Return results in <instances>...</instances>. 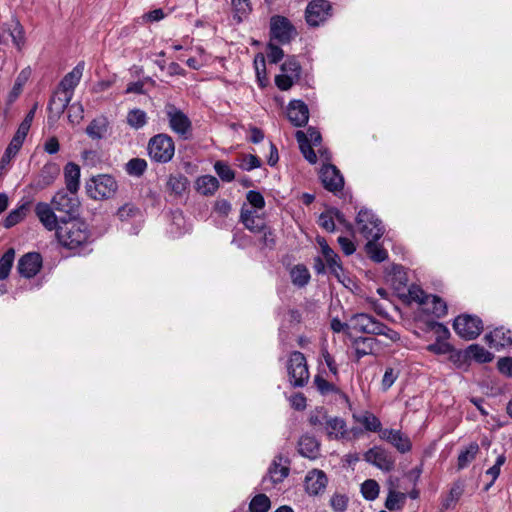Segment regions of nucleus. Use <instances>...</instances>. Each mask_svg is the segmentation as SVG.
<instances>
[{"instance_id": "obj_1", "label": "nucleus", "mask_w": 512, "mask_h": 512, "mask_svg": "<svg viewBox=\"0 0 512 512\" xmlns=\"http://www.w3.org/2000/svg\"><path fill=\"white\" fill-rule=\"evenodd\" d=\"M56 237L63 247L70 250L83 248L92 241L88 225L76 218L61 217L56 230Z\"/></svg>"}, {"instance_id": "obj_2", "label": "nucleus", "mask_w": 512, "mask_h": 512, "mask_svg": "<svg viewBox=\"0 0 512 512\" xmlns=\"http://www.w3.org/2000/svg\"><path fill=\"white\" fill-rule=\"evenodd\" d=\"M85 187L90 198L94 200H104L110 199L116 194L118 183L111 175L99 174L90 178L86 182Z\"/></svg>"}, {"instance_id": "obj_3", "label": "nucleus", "mask_w": 512, "mask_h": 512, "mask_svg": "<svg viewBox=\"0 0 512 512\" xmlns=\"http://www.w3.org/2000/svg\"><path fill=\"white\" fill-rule=\"evenodd\" d=\"M150 158L158 163L169 162L175 153V146L172 138L167 134L153 136L148 143Z\"/></svg>"}, {"instance_id": "obj_4", "label": "nucleus", "mask_w": 512, "mask_h": 512, "mask_svg": "<svg viewBox=\"0 0 512 512\" xmlns=\"http://www.w3.org/2000/svg\"><path fill=\"white\" fill-rule=\"evenodd\" d=\"M165 114L170 129L183 139H189L192 132V123L189 117L173 104H166Z\"/></svg>"}, {"instance_id": "obj_5", "label": "nucleus", "mask_w": 512, "mask_h": 512, "mask_svg": "<svg viewBox=\"0 0 512 512\" xmlns=\"http://www.w3.org/2000/svg\"><path fill=\"white\" fill-rule=\"evenodd\" d=\"M289 381L294 387H303L309 379V371L306 358L303 353L294 351L291 353L287 365Z\"/></svg>"}, {"instance_id": "obj_6", "label": "nucleus", "mask_w": 512, "mask_h": 512, "mask_svg": "<svg viewBox=\"0 0 512 512\" xmlns=\"http://www.w3.org/2000/svg\"><path fill=\"white\" fill-rule=\"evenodd\" d=\"M356 223L360 233L366 239L378 240L384 233L381 221L370 210L361 209L357 215Z\"/></svg>"}, {"instance_id": "obj_7", "label": "nucleus", "mask_w": 512, "mask_h": 512, "mask_svg": "<svg viewBox=\"0 0 512 512\" xmlns=\"http://www.w3.org/2000/svg\"><path fill=\"white\" fill-rule=\"evenodd\" d=\"M453 328L461 338L473 340L481 334L483 322L477 316L463 314L455 318Z\"/></svg>"}, {"instance_id": "obj_8", "label": "nucleus", "mask_w": 512, "mask_h": 512, "mask_svg": "<svg viewBox=\"0 0 512 512\" xmlns=\"http://www.w3.org/2000/svg\"><path fill=\"white\" fill-rule=\"evenodd\" d=\"M270 36L271 40L287 44L296 36V30L287 18L277 15L270 20Z\"/></svg>"}, {"instance_id": "obj_9", "label": "nucleus", "mask_w": 512, "mask_h": 512, "mask_svg": "<svg viewBox=\"0 0 512 512\" xmlns=\"http://www.w3.org/2000/svg\"><path fill=\"white\" fill-rule=\"evenodd\" d=\"M51 205L56 211L64 213L65 218L72 219L78 212L79 201L75 194L60 190L52 198Z\"/></svg>"}, {"instance_id": "obj_10", "label": "nucleus", "mask_w": 512, "mask_h": 512, "mask_svg": "<svg viewBox=\"0 0 512 512\" xmlns=\"http://www.w3.org/2000/svg\"><path fill=\"white\" fill-rule=\"evenodd\" d=\"M349 328L363 334H372L381 332V322L367 313H357L350 317Z\"/></svg>"}, {"instance_id": "obj_11", "label": "nucleus", "mask_w": 512, "mask_h": 512, "mask_svg": "<svg viewBox=\"0 0 512 512\" xmlns=\"http://www.w3.org/2000/svg\"><path fill=\"white\" fill-rule=\"evenodd\" d=\"M331 10L330 2L327 0L311 1L305 12L306 21L310 26H318L329 16Z\"/></svg>"}, {"instance_id": "obj_12", "label": "nucleus", "mask_w": 512, "mask_h": 512, "mask_svg": "<svg viewBox=\"0 0 512 512\" xmlns=\"http://www.w3.org/2000/svg\"><path fill=\"white\" fill-rule=\"evenodd\" d=\"M364 460L382 471H391L394 468L393 456L384 448L375 446L364 454Z\"/></svg>"}, {"instance_id": "obj_13", "label": "nucleus", "mask_w": 512, "mask_h": 512, "mask_svg": "<svg viewBox=\"0 0 512 512\" xmlns=\"http://www.w3.org/2000/svg\"><path fill=\"white\" fill-rule=\"evenodd\" d=\"M320 179L325 189L336 193L343 189L344 179L336 166L324 165L320 171Z\"/></svg>"}, {"instance_id": "obj_14", "label": "nucleus", "mask_w": 512, "mask_h": 512, "mask_svg": "<svg viewBox=\"0 0 512 512\" xmlns=\"http://www.w3.org/2000/svg\"><path fill=\"white\" fill-rule=\"evenodd\" d=\"M42 267V257L37 252H29L23 255L17 264L19 274L25 278L34 277Z\"/></svg>"}, {"instance_id": "obj_15", "label": "nucleus", "mask_w": 512, "mask_h": 512, "mask_svg": "<svg viewBox=\"0 0 512 512\" xmlns=\"http://www.w3.org/2000/svg\"><path fill=\"white\" fill-rule=\"evenodd\" d=\"M328 484L326 474L319 469H313L305 476L304 486L305 491L310 496H317L324 492Z\"/></svg>"}, {"instance_id": "obj_16", "label": "nucleus", "mask_w": 512, "mask_h": 512, "mask_svg": "<svg viewBox=\"0 0 512 512\" xmlns=\"http://www.w3.org/2000/svg\"><path fill=\"white\" fill-rule=\"evenodd\" d=\"M380 438L390 443L398 452L404 454L411 450L410 438L400 430L384 429L380 431Z\"/></svg>"}, {"instance_id": "obj_17", "label": "nucleus", "mask_w": 512, "mask_h": 512, "mask_svg": "<svg viewBox=\"0 0 512 512\" xmlns=\"http://www.w3.org/2000/svg\"><path fill=\"white\" fill-rule=\"evenodd\" d=\"M287 116L294 126L302 127L309 119L308 106L301 100H293L288 105Z\"/></svg>"}, {"instance_id": "obj_18", "label": "nucleus", "mask_w": 512, "mask_h": 512, "mask_svg": "<svg viewBox=\"0 0 512 512\" xmlns=\"http://www.w3.org/2000/svg\"><path fill=\"white\" fill-rule=\"evenodd\" d=\"M53 206L45 202H39L35 206V214L42 225L49 231L57 230L60 219L55 215Z\"/></svg>"}, {"instance_id": "obj_19", "label": "nucleus", "mask_w": 512, "mask_h": 512, "mask_svg": "<svg viewBox=\"0 0 512 512\" xmlns=\"http://www.w3.org/2000/svg\"><path fill=\"white\" fill-rule=\"evenodd\" d=\"M284 458L282 455H277L272 461L268 473L265 477H263V483H266L268 480L273 484H278L282 482L289 474V467L283 465Z\"/></svg>"}, {"instance_id": "obj_20", "label": "nucleus", "mask_w": 512, "mask_h": 512, "mask_svg": "<svg viewBox=\"0 0 512 512\" xmlns=\"http://www.w3.org/2000/svg\"><path fill=\"white\" fill-rule=\"evenodd\" d=\"M60 174V167L58 164L49 162L46 163L34 181L36 189H44L50 186Z\"/></svg>"}, {"instance_id": "obj_21", "label": "nucleus", "mask_w": 512, "mask_h": 512, "mask_svg": "<svg viewBox=\"0 0 512 512\" xmlns=\"http://www.w3.org/2000/svg\"><path fill=\"white\" fill-rule=\"evenodd\" d=\"M485 340L490 347L503 348L512 344L511 331L499 327L485 335Z\"/></svg>"}, {"instance_id": "obj_22", "label": "nucleus", "mask_w": 512, "mask_h": 512, "mask_svg": "<svg viewBox=\"0 0 512 512\" xmlns=\"http://www.w3.org/2000/svg\"><path fill=\"white\" fill-rule=\"evenodd\" d=\"M84 70V62L78 63L71 72L67 73L64 78L61 80L59 89L71 94L73 96V91L75 87L79 84L80 79L82 77Z\"/></svg>"}, {"instance_id": "obj_23", "label": "nucleus", "mask_w": 512, "mask_h": 512, "mask_svg": "<svg viewBox=\"0 0 512 512\" xmlns=\"http://www.w3.org/2000/svg\"><path fill=\"white\" fill-rule=\"evenodd\" d=\"M72 97L71 94L58 89L49 101L48 110L54 116L60 117L69 105Z\"/></svg>"}, {"instance_id": "obj_24", "label": "nucleus", "mask_w": 512, "mask_h": 512, "mask_svg": "<svg viewBox=\"0 0 512 512\" xmlns=\"http://www.w3.org/2000/svg\"><path fill=\"white\" fill-rule=\"evenodd\" d=\"M66 189L71 194H76L80 184V167L74 162H69L64 167Z\"/></svg>"}, {"instance_id": "obj_25", "label": "nucleus", "mask_w": 512, "mask_h": 512, "mask_svg": "<svg viewBox=\"0 0 512 512\" xmlns=\"http://www.w3.org/2000/svg\"><path fill=\"white\" fill-rule=\"evenodd\" d=\"M377 340L373 337H355L352 339V347L355 350L357 361L366 355L374 354Z\"/></svg>"}, {"instance_id": "obj_26", "label": "nucleus", "mask_w": 512, "mask_h": 512, "mask_svg": "<svg viewBox=\"0 0 512 512\" xmlns=\"http://www.w3.org/2000/svg\"><path fill=\"white\" fill-rule=\"evenodd\" d=\"M109 128V121L106 117L101 116L93 119L86 128L87 135L94 139L99 140L106 136Z\"/></svg>"}, {"instance_id": "obj_27", "label": "nucleus", "mask_w": 512, "mask_h": 512, "mask_svg": "<svg viewBox=\"0 0 512 512\" xmlns=\"http://www.w3.org/2000/svg\"><path fill=\"white\" fill-rule=\"evenodd\" d=\"M196 190L204 196H212L219 189V181L212 175H204L197 178Z\"/></svg>"}, {"instance_id": "obj_28", "label": "nucleus", "mask_w": 512, "mask_h": 512, "mask_svg": "<svg viewBox=\"0 0 512 512\" xmlns=\"http://www.w3.org/2000/svg\"><path fill=\"white\" fill-rule=\"evenodd\" d=\"M298 451L302 456L314 459L319 453V443L315 437L304 435L298 442Z\"/></svg>"}, {"instance_id": "obj_29", "label": "nucleus", "mask_w": 512, "mask_h": 512, "mask_svg": "<svg viewBox=\"0 0 512 512\" xmlns=\"http://www.w3.org/2000/svg\"><path fill=\"white\" fill-rule=\"evenodd\" d=\"M240 220L249 231L255 234L260 233L266 226L263 219L255 216L253 211L244 208L241 210Z\"/></svg>"}, {"instance_id": "obj_30", "label": "nucleus", "mask_w": 512, "mask_h": 512, "mask_svg": "<svg viewBox=\"0 0 512 512\" xmlns=\"http://www.w3.org/2000/svg\"><path fill=\"white\" fill-rule=\"evenodd\" d=\"M324 429L330 439L343 438L346 434V423L340 417L329 416Z\"/></svg>"}, {"instance_id": "obj_31", "label": "nucleus", "mask_w": 512, "mask_h": 512, "mask_svg": "<svg viewBox=\"0 0 512 512\" xmlns=\"http://www.w3.org/2000/svg\"><path fill=\"white\" fill-rule=\"evenodd\" d=\"M26 136L27 134H21L20 130H17L1 158L0 167H4L5 164L9 163L11 157H14L18 153Z\"/></svg>"}, {"instance_id": "obj_32", "label": "nucleus", "mask_w": 512, "mask_h": 512, "mask_svg": "<svg viewBox=\"0 0 512 512\" xmlns=\"http://www.w3.org/2000/svg\"><path fill=\"white\" fill-rule=\"evenodd\" d=\"M354 419L360 423L367 431L378 432L383 431L381 421L373 413L365 411L360 415H354Z\"/></svg>"}, {"instance_id": "obj_33", "label": "nucleus", "mask_w": 512, "mask_h": 512, "mask_svg": "<svg viewBox=\"0 0 512 512\" xmlns=\"http://www.w3.org/2000/svg\"><path fill=\"white\" fill-rule=\"evenodd\" d=\"M297 142L299 144V148L301 153L305 157V159L311 163L315 164L317 162V156L315 151L313 150L311 144L308 141V137L304 131L298 130L295 134Z\"/></svg>"}, {"instance_id": "obj_34", "label": "nucleus", "mask_w": 512, "mask_h": 512, "mask_svg": "<svg viewBox=\"0 0 512 512\" xmlns=\"http://www.w3.org/2000/svg\"><path fill=\"white\" fill-rule=\"evenodd\" d=\"M368 242L365 245V251L369 258L377 263L383 262L387 259V251L377 243V240L367 239Z\"/></svg>"}, {"instance_id": "obj_35", "label": "nucleus", "mask_w": 512, "mask_h": 512, "mask_svg": "<svg viewBox=\"0 0 512 512\" xmlns=\"http://www.w3.org/2000/svg\"><path fill=\"white\" fill-rule=\"evenodd\" d=\"M505 462H506L505 454L500 453L497 456L494 465L486 470L485 476L489 477L490 480L485 484L484 491H488L493 486L494 482L500 475L501 466L504 465Z\"/></svg>"}, {"instance_id": "obj_36", "label": "nucleus", "mask_w": 512, "mask_h": 512, "mask_svg": "<svg viewBox=\"0 0 512 512\" xmlns=\"http://www.w3.org/2000/svg\"><path fill=\"white\" fill-rule=\"evenodd\" d=\"M189 181L182 174L170 175L167 181V187L176 195H181L187 189Z\"/></svg>"}, {"instance_id": "obj_37", "label": "nucleus", "mask_w": 512, "mask_h": 512, "mask_svg": "<svg viewBox=\"0 0 512 512\" xmlns=\"http://www.w3.org/2000/svg\"><path fill=\"white\" fill-rule=\"evenodd\" d=\"M467 350L469 359H474L478 363H488L493 359V354L478 344L470 345Z\"/></svg>"}, {"instance_id": "obj_38", "label": "nucleus", "mask_w": 512, "mask_h": 512, "mask_svg": "<svg viewBox=\"0 0 512 512\" xmlns=\"http://www.w3.org/2000/svg\"><path fill=\"white\" fill-rule=\"evenodd\" d=\"M147 161L143 158H132L125 165V171L128 175L141 177L147 170Z\"/></svg>"}, {"instance_id": "obj_39", "label": "nucleus", "mask_w": 512, "mask_h": 512, "mask_svg": "<svg viewBox=\"0 0 512 512\" xmlns=\"http://www.w3.org/2000/svg\"><path fill=\"white\" fill-rule=\"evenodd\" d=\"M232 6L234 11V19H236L237 22H242L249 16L252 11L250 0H232Z\"/></svg>"}, {"instance_id": "obj_40", "label": "nucleus", "mask_w": 512, "mask_h": 512, "mask_svg": "<svg viewBox=\"0 0 512 512\" xmlns=\"http://www.w3.org/2000/svg\"><path fill=\"white\" fill-rule=\"evenodd\" d=\"M290 274L292 283L298 287L305 286L310 280L309 271L304 265H296Z\"/></svg>"}, {"instance_id": "obj_41", "label": "nucleus", "mask_w": 512, "mask_h": 512, "mask_svg": "<svg viewBox=\"0 0 512 512\" xmlns=\"http://www.w3.org/2000/svg\"><path fill=\"white\" fill-rule=\"evenodd\" d=\"M405 500L406 495L404 493L390 489L385 501V507L390 511L399 510L403 507Z\"/></svg>"}, {"instance_id": "obj_42", "label": "nucleus", "mask_w": 512, "mask_h": 512, "mask_svg": "<svg viewBox=\"0 0 512 512\" xmlns=\"http://www.w3.org/2000/svg\"><path fill=\"white\" fill-rule=\"evenodd\" d=\"M314 384H315L317 390L322 395H329V394H341V395H344L341 392V390L335 384L327 381L321 375H316L314 377Z\"/></svg>"}, {"instance_id": "obj_43", "label": "nucleus", "mask_w": 512, "mask_h": 512, "mask_svg": "<svg viewBox=\"0 0 512 512\" xmlns=\"http://www.w3.org/2000/svg\"><path fill=\"white\" fill-rule=\"evenodd\" d=\"M15 258V250L9 248L0 259V280H4L9 276L10 270Z\"/></svg>"}, {"instance_id": "obj_44", "label": "nucleus", "mask_w": 512, "mask_h": 512, "mask_svg": "<svg viewBox=\"0 0 512 512\" xmlns=\"http://www.w3.org/2000/svg\"><path fill=\"white\" fill-rule=\"evenodd\" d=\"M479 451L477 443H471L464 451H461L458 456V468H465L472 460L475 459Z\"/></svg>"}, {"instance_id": "obj_45", "label": "nucleus", "mask_w": 512, "mask_h": 512, "mask_svg": "<svg viewBox=\"0 0 512 512\" xmlns=\"http://www.w3.org/2000/svg\"><path fill=\"white\" fill-rule=\"evenodd\" d=\"M127 123L134 129H140L147 123L146 113L141 109L130 110L127 114Z\"/></svg>"}, {"instance_id": "obj_46", "label": "nucleus", "mask_w": 512, "mask_h": 512, "mask_svg": "<svg viewBox=\"0 0 512 512\" xmlns=\"http://www.w3.org/2000/svg\"><path fill=\"white\" fill-rule=\"evenodd\" d=\"M270 499L265 494H257L249 504L250 512H267L270 509Z\"/></svg>"}, {"instance_id": "obj_47", "label": "nucleus", "mask_w": 512, "mask_h": 512, "mask_svg": "<svg viewBox=\"0 0 512 512\" xmlns=\"http://www.w3.org/2000/svg\"><path fill=\"white\" fill-rule=\"evenodd\" d=\"M379 484L373 479L365 480L361 485V493L366 500H375L379 495Z\"/></svg>"}, {"instance_id": "obj_48", "label": "nucleus", "mask_w": 512, "mask_h": 512, "mask_svg": "<svg viewBox=\"0 0 512 512\" xmlns=\"http://www.w3.org/2000/svg\"><path fill=\"white\" fill-rule=\"evenodd\" d=\"M214 170L219 178L224 182H231L235 179V172L224 161H216L214 164Z\"/></svg>"}, {"instance_id": "obj_49", "label": "nucleus", "mask_w": 512, "mask_h": 512, "mask_svg": "<svg viewBox=\"0 0 512 512\" xmlns=\"http://www.w3.org/2000/svg\"><path fill=\"white\" fill-rule=\"evenodd\" d=\"M140 216V209L132 203H126L117 211V217L121 221H129Z\"/></svg>"}, {"instance_id": "obj_50", "label": "nucleus", "mask_w": 512, "mask_h": 512, "mask_svg": "<svg viewBox=\"0 0 512 512\" xmlns=\"http://www.w3.org/2000/svg\"><path fill=\"white\" fill-rule=\"evenodd\" d=\"M409 298L421 305H429L432 295L426 294L425 291L417 285H412L408 289Z\"/></svg>"}, {"instance_id": "obj_51", "label": "nucleus", "mask_w": 512, "mask_h": 512, "mask_svg": "<svg viewBox=\"0 0 512 512\" xmlns=\"http://www.w3.org/2000/svg\"><path fill=\"white\" fill-rule=\"evenodd\" d=\"M462 495V489L460 486H454L450 489L447 496L442 499V509L448 510L454 508L458 500Z\"/></svg>"}, {"instance_id": "obj_52", "label": "nucleus", "mask_w": 512, "mask_h": 512, "mask_svg": "<svg viewBox=\"0 0 512 512\" xmlns=\"http://www.w3.org/2000/svg\"><path fill=\"white\" fill-rule=\"evenodd\" d=\"M450 361L453 362L454 365H456L458 368L466 369L469 366V354L468 350H454L452 348V351L450 352Z\"/></svg>"}, {"instance_id": "obj_53", "label": "nucleus", "mask_w": 512, "mask_h": 512, "mask_svg": "<svg viewBox=\"0 0 512 512\" xmlns=\"http://www.w3.org/2000/svg\"><path fill=\"white\" fill-rule=\"evenodd\" d=\"M430 304L432 305L431 313L437 318H441L447 314L446 302L437 295H432L430 298Z\"/></svg>"}, {"instance_id": "obj_54", "label": "nucleus", "mask_w": 512, "mask_h": 512, "mask_svg": "<svg viewBox=\"0 0 512 512\" xmlns=\"http://www.w3.org/2000/svg\"><path fill=\"white\" fill-rule=\"evenodd\" d=\"M261 166L260 159L253 154H245L239 158V167L245 171H251Z\"/></svg>"}, {"instance_id": "obj_55", "label": "nucleus", "mask_w": 512, "mask_h": 512, "mask_svg": "<svg viewBox=\"0 0 512 512\" xmlns=\"http://www.w3.org/2000/svg\"><path fill=\"white\" fill-rule=\"evenodd\" d=\"M281 70L284 72V74L292 75L298 79L301 72V66L295 57H289L281 65Z\"/></svg>"}, {"instance_id": "obj_56", "label": "nucleus", "mask_w": 512, "mask_h": 512, "mask_svg": "<svg viewBox=\"0 0 512 512\" xmlns=\"http://www.w3.org/2000/svg\"><path fill=\"white\" fill-rule=\"evenodd\" d=\"M25 214H26V206L25 205H22L21 207L14 209L13 211H11L8 214V216L4 220V226L6 228H10V227L16 225L25 217Z\"/></svg>"}, {"instance_id": "obj_57", "label": "nucleus", "mask_w": 512, "mask_h": 512, "mask_svg": "<svg viewBox=\"0 0 512 512\" xmlns=\"http://www.w3.org/2000/svg\"><path fill=\"white\" fill-rule=\"evenodd\" d=\"M259 234H261L260 242L264 248L273 249L275 247L276 236L270 227L264 226V229Z\"/></svg>"}, {"instance_id": "obj_58", "label": "nucleus", "mask_w": 512, "mask_h": 512, "mask_svg": "<svg viewBox=\"0 0 512 512\" xmlns=\"http://www.w3.org/2000/svg\"><path fill=\"white\" fill-rule=\"evenodd\" d=\"M329 416L323 408L316 409L309 417V423L314 427L325 428Z\"/></svg>"}, {"instance_id": "obj_59", "label": "nucleus", "mask_w": 512, "mask_h": 512, "mask_svg": "<svg viewBox=\"0 0 512 512\" xmlns=\"http://www.w3.org/2000/svg\"><path fill=\"white\" fill-rule=\"evenodd\" d=\"M348 505V497L345 494L335 493L330 499V506L335 512H344Z\"/></svg>"}, {"instance_id": "obj_60", "label": "nucleus", "mask_w": 512, "mask_h": 512, "mask_svg": "<svg viewBox=\"0 0 512 512\" xmlns=\"http://www.w3.org/2000/svg\"><path fill=\"white\" fill-rule=\"evenodd\" d=\"M326 263L331 273L340 280V272H342V265L340 263L339 256L333 251L332 255L324 256Z\"/></svg>"}, {"instance_id": "obj_61", "label": "nucleus", "mask_w": 512, "mask_h": 512, "mask_svg": "<svg viewBox=\"0 0 512 512\" xmlns=\"http://www.w3.org/2000/svg\"><path fill=\"white\" fill-rule=\"evenodd\" d=\"M318 225L328 232L335 230V222L330 209L320 214Z\"/></svg>"}, {"instance_id": "obj_62", "label": "nucleus", "mask_w": 512, "mask_h": 512, "mask_svg": "<svg viewBox=\"0 0 512 512\" xmlns=\"http://www.w3.org/2000/svg\"><path fill=\"white\" fill-rule=\"evenodd\" d=\"M399 376V372L395 371L393 368L388 367L385 370V373L382 378V388L384 391H387L396 381Z\"/></svg>"}, {"instance_id": "obj_63", "label": "nucleus", "mask_w": 512, "mask_h": 512, "mask_svg": "<svg viewBox=\"0 0 512 512\" xmlns=\"http://www.w3.org/2000/svg\"><path fill=\"white\" fill-rule=\"evenodd\" d=\"M284 57L283 50L270 42L267 46V58L271 63H278Z\"/></svg>"}, {"instance_id": "obj_64", "label": "nucleus", "mask_w": 512, "mask_h": 512, "mask_svg": "<svg viewBox=\"0 0 512 512\" xmlns=\"http://www.w3.org/2000/svg\"><path fill=\"white\" fill-rule=\"evenodd\" d=\"M499 372L507 377H512V357H502L497 362Z\"/></svg>"}]
</instances>
